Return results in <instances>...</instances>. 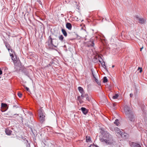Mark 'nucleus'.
Instances as JSON below:
<instances>
[{"label": "nucleus", "instance_id": "nucleus-1", "mask_svg": "<svg viewBox=\"0 0 147 147\" xmlns=\"http://www.w3.org/2000/svg\"><path fill=\"white\" fill-rule=\"evenodd\" d=\"M102 137L100 138L101 141L107 144H111L113 143V138L112 136L109 133L106 131L102 133Z\"/></svg>", "mask_w": 147, "mask_h": 147}, {"label": "nucleus", "instance_id": "nucleus-2", "mask_svg": "<svg viewBox=\"0 0 147 147\" xmlns=\"http://www.w3.org/2000/svg\"><path fill=\"white\" fill-rule=\"evenodd\" d=\"M78 89L79 92L81 94V96H79L77 98V99L79 101L80 103L81 104L84 102V101L83 100L84 99V97L86 98V100H85L90 101V98L89 97L88 94H86L83 88L81 87H78Z\"/></svg>", "mask_w": 147, "mask_h": 147}, {"label": "nucleus", "instance_id": "nucleus-3", "mask_svg": "<svg viewBox=\"0 0 147 147\" xmlns=\"http://www.w3.org/2000/svg\"><path fill=\"white\" fill-rule=\"evenodd\" d=\"M124 109L126 118L130 121L134 122L135 118L130 108L127 106L125 105L124 106Z\"/></svg>", "mask_w": 147, "mask_h": 147}, {"label": "nucleus", "instance_id": "nucleus-4", "mask_svg": "<svg viewBox=\"0 0 147 147\" xmlns=\"http://www.w3.org/2000/svg\"><path fill=\"white\" fill-rule=\"evenodd\" d=\"M39 120L41 123H43L45 120V114L41 109H40L38 111Z\"/></svg>", "mask_w": 147, "mask_h": 147}, {"label": "nucleus", "instance_id": "nucleus-5", "mask_svg": "<svg viewBox=\"0 0 147 147\" xmlns=\"http://www.w3.org/2000/svg\"><path fill=\"white\" fill-rule=\"evenodd\" d=\"M115 129V131H117V134H119L123 138L128 136V134L121 131L118 127L116 128Z\"/></svg>", "mask_w": 147, "mask_h": 147}, {"label": "nucleus", "instance_id": "nucleus-6", "mask_svg": "<svg viewBox=\"0 0 147 147\" xmlns=\"http://www.w3.org/2000/svg\"><path fill=\"white\" fill-rule=\"evenodd\" d=\"M10 56L11 57L14 63L16 62L17 57L16 56H14L12 54L10 53Z\"/></svg>", "mask_w": 147, "mask_h": 147}, {"label": "nucleus", "instance_id": "nucleus-7", "mask_svg": "<svg viewBox=\"0 0 147 147\" xmlns=\"http://www.w3.org/2000/svg\"><path fill=\"white\" fill-rule=\"evenodd\" d=\"M101 60H100V59H99V62L102 64V66L105 69L106 68V66L105 62L103 61L101 57Z\"/></svg>", "mask_w": 147, "mask_h": 147}, {"label": "nucleus", "instance_id": "nucleus-8", "mask_svg": "<svg viewBox=\"0 0 147 147\" xmlns=\"http://www.w3.org/2000/svg\"><path fill=\"white\" fill-rule=\"evenodd\" d=\"M81 110L82 111L84 115H86L88 113V110L84 107H81Z\"/></svg>", "mask_w": 147, "mask_h": 147}, {"label": "nucleus", "instance_id": "nucleus-9", "mask_svg": "<svg viewBox=\"0 0 147 147\" xmlns=\"http://www.w3.org/2000/svg\"><path fill=\"white\" fill-rule=\"evenodd\" d=\"M1 107L3 108H5V110H1L2 112H4L8 108L7 107V105L6 104L2 103L1 104Z\"/></svg>", "mask_w": 147, "mask_h": 147}, {"label": "nucleus", "instance_id": "nucleus-10", "mask_svg": "<svg viewBox=\"0 0 147 147\" xmlns=\"http://www.w3.org/2000/svg\"><path fill=\"white\" fill-rule=\"evenodd\" d=\"M138 20L140 23L141 24H144L146 22V20L145 19L142 18H139Z\"/></svg>", "mask_w": 147, "mask_h": 147}, {"label": "nucleus", "instance_id": "nucleus-11", "mask_svg": "<svg viewBox=\"0 0 147 147\" xmlns=\"http://www.w3.org/2000/svg\"><path fill=\"white\" fill-rule=\"evenodd\" d=\"M66 27L69 30H71L72 28V26L70 23H67L66 24Z\"/></svg>", "mask_w": 147, "mask_h": 147}, {"label": "nucleus", "instance_id": "nucleus-12", "mask_svg": "<svg viewBox=\"0 0 147 147\" xmlns=\"http://www.w3.org/2000/svg\"><path fill=\"white\" fill-rule=\"evenodd\" d=\"M50 40H49L50 41V44H49V45L50 46L52 47H55V46L53 43V41H52V39L51 38L50 36Z\"/></svg>", "mask_w": 147, "mask_h": 147}, {"label": "nucleus", "instance_id": "nucleus-13", "mask_svg": "<svg viewBox=\"0 0 147 147\" xmlns=\"http://www.w3.org/2000/svg\"><path fill=\"white\" fill-rule=\"evenodd\" d=\"M5 132L6 134L10 135L11 134V131L9 129H6Z\"/></svg>", "mask_w": 147, "mask_h": 147}, {"label": "nucleus", "instance_id": "nucleus-14", "mask_svg": "<svg viewBox=\"0 0 147 147\" xmlns=\"http://www.w3.org/2000/svg\"><path fill=\"white\" fill-rule=\"evenodd\" d=\"M86 142H91L90 138L89 136H86Z\"/></svg>", "mask_w": 147, "mask_h": 147}, {"label": "nucleus", "instance_id": "nucleus-15", "mask_svg": "<svg viewBox=\"0 0 147 147\" xmlns=\"http://www.w3.org/2000/svg\"><path fill=\"white\" fill-rule=\"evenodd\" d=\"M5 46L9 51L10 50L11 52H12V49H10V47L9 44H6Z\"/></svg>", "mask_w": 147, "mask_h": 147}, {"label": "nucleus", "instance_id": "nucleus-16", "mask_svg": "<svg viewBox=\"0 0 147 147\" xmlns=\"http://www.w3.org/2000/svg\"><path fill=\"white\" fill-rule=\"evenodd\" d=\"M63 34L65 36H67V33L66 32L65 30L64 29H62L61 30Z\"/></svg>", "mask_w": 147, "mask_h": 147}, {"label": "nucleus", "instance_id": "nucleus-17", "mask_svg": "<svg viewBox=\"0 0 147 147\" xmlns=\"http://www.w3.org/2000/svg\"><path fill=\"white\" fill-rule=\"evenodd\" d=\"M64 37L62 35H61L59 37V39L61 42L63 41Z\"/></svg>", "mask_w": 147, "mask_h": 147}, {"label": "nucleus", "instance_id": "nucleus-18", "mask_svg": "<svg viewBox=\"0 0 147 147\" xmlns=\"http://www.w3.org/2000/svg\"><path fill=\"white\" fill-rule=\"evenodd\" d=\"M119 95L117 94H115L112 97V98L113 99H117Z\"/></svg>", "mask_w": 147, "mask_h": 147}, {"label": "nucleus", "instance_id": "nucleus-19", "mask_svg": "<svg viewBox=\"0 0 147 147\" xmlns=\"http://www.w3.org/2000/svg\"><path fill=\"white\" fill-rule=\"evenodd\" d=\"M114 123L117 126H118L119 123V120L118 119H116L115 121L114 122Z\"/></svg>", "mask_w": 147, "mask_h": 147}, {"label": "nucleus", "instance_id": "nucleus-20", "mask_svg": "<svg viewBox=\"0 0 147 147\" xmlns=\"http://www.w3.org/2000/svg\"><path fill=\"white\" fill-rule=\"evenodd\" d=\"M108 80L106 77H104L103 78V82L106 83L107 82Z\"/></svg>", "mask_w": 147, "mask_h": 147}, {"label": "nucleus", "instance_id": "nucleus-21", "mask_svg": "<svg viewBox=\"0 0 147 147\" xmlns=\"http://www.w3.org/2000/svg\"><path fill=\"white\" fill-rule=\"evenodd\" d=\"M94 81L97 83L98 85H100V83L99 82V81L96 78H95L94 79Z\"/></svg>", "mask_w": 147, "mask_h": 147}, {"label": "nucleus", "instance_id": "nucleus-22", "mask_svg": "<svg viewBox=\"0 0 147 147\" xmlns=\"http://www.w3.org/2000/svg\"><path fill=\"white\" fill-rule=\"evenodd\" d=\"M14 116L16 115V117H13L14 118H16V119H18V117L19 116V114H14Z\"/></svg>", "mask_w": 147, "mask_h": 147}, {"label": "nucleus", "instance_id": "nucleus-23", "mask_svg": "<svg viewBox=\"0 0 147 147\" xmlns=\"http://www.w3.org/2000/svg\"><path fill=\"white\" fill-rule=\"evenodd\" d=\"M24 87L25 88V89H26V90L27 91H28V92H29L30 91V90H29V88H28V87L26 86H24Z\"/></svg>", "mask_w": 147, "mask_h": 147}, {"label": "nucleus", "instance_id": "nucleus-24", "mask_svg": "<svg viewBox=\"0 0 147 147\" xmlns=\"http://www.w3.org/2000/svg\"><path fill=\"white\" fill-rule=\"evenodd\" d=\"M18 96L20 98L22 96V94L20 93H18Z\"/></svg>", "mask_w": 147, "mask_h": 147}, {"label": "nucleus", "instance_id": "nucleus-25", "mask_svg": "<svg viewBox=\"0 0 147 147\" xmlns=\"http://www.w3.org/2000/svg\"><path fill=\"white\" fill-rule=\"evenodd\" d=\"M89 147H98L95 146L94 145H91Z\"/></svg>", "mask_w": 147, "mask_h": 147}, {"label": "nucleus", "instance_id": "nucleus-26", "mask_svg": "<svg viewBox=\"0 0 147 147\" xmlns=\"http://www.w3.org/2000/svg\"><path fill=\"white\" fill-rule=\"evenodd\" d=\"M138 70L140 69V73H141L142 71V68H141L140 67H139L138 68Z\"/></svg>", "mask_w": 147, "mask_h": 147}, {"label": "nucleus", "instance_id": "nucleus-27", "mask_svg": "<svg viewBox=\"0 0 147 147\" xmlns=\"http://www.w3.org/2000/svg\"><path fill=\"white\" fill-rule=\"evenodd\" d=\"M136 147H142L139 144H136Z\"/></svg>", "mask_w": 147, "mask_h": 147}, {"label": "nucleus", "instance_id": "nucleus-28", "mask_svg": "<svg viewBox=\"0 0 147 147\" xmlns=\"http://www.w3.org/2000/svg\"><path fill=\"white\" fill-rule=\"evenodd\" d=\"M91 71H92V76H93V78H94V79L96 77H95V76L94 75V74H93V71H92V70H91Z\"/></svg>", "mask_w": 147, "mask_h": 147}, {"label": "nucleus", "instance_id": "nucleus-29", "mask_svg": "<svg viewBox=\"0 0 147 147\" xmlns=\"http://www.w3.org/2000/svg\"><path fill=\"white\" fill-rule=\"evenodd\" d=\"M18 107L17 105H13V108H17Z\"/></svg>", "mask_w": 147, "mask_h": 147}, {"label": "nucleus", "instance_id": "nucleus-30", "mask_svg": "<svg viewBox=\"0 0 147 147\" xmlns=\"http://www.w3.org/2000/svg\"><path fill=\"white\" fill-rule=\"evenodd\" d=\"M92 45H91V46L92 47H93L94 45V43L92 41Z\"/></svg>", "mask_w": 147, "mask_h": 147}, {"label": "nucleus", "instance_id": "nucleus-31", "mask_svg": "<svg viewBox=\"0 0 147 147\" xmlns=\"http://www.w3.org/2000/svg\"><path fill=\"white\" fill-rule=\"evenodd\" d=\"M20 118L21 119V120L22 121V122H23V118L22 117H20Z\"/></svg>", "mask_w": 147, "mask_h": 147}, {"label": "nucleus", "instance_id": "nucleus-32", "mask_svg": "<svg viewBox=\"0 0 147 147\" xmlns=\"http://www.w3.org/2000/svg\"><path fill=\"white\" fill-rule=\"evenodd\" d=\"M2 74V71L1 70H0V75Z\"/></svg>", "mask_w": 147, "mask_h": 147}, {"label": "nucleus", "instance_id": "nucleus-33", "mask_svg": "<svg viewBox=\"0 0 147 147\" xmlns=\"http://www.w3.org/2000/svg\"><path fill=\"white\" fill-rule=\"evenodd\" d=\"M130 96L131 97H132V96H133V94H130Z\"/></svg>", "mask_w": 147, "mask_h": 147}, {"label": "nucleus", "instance_id": "nucleus-34", "mask_svg": "<svg viewBox=\"0 0 147 147\" xmlns=\"http://www.w3.org/2000/svg\"><path fill=\"white\" fill-rule=\"evenodd\" d=\"M143 47H142L141 48V49H140V51H142V49H143Z\"/></svg>", "mask_w": 147, "mask_h": 147}, {"label": "nucleus", "instance_id": "nucleus-35", "mask_svg": "<svg viewBox=\"0 0 147 147\" xmlns=\"http://www.w3.org/2000/svg\"><path fill=\"white\" fill-rule=\"evenodd\" d=\"M113 106H115L116 105V104L115 103H113Z\"/></svg>", "mask_w": 147, "mask_h": 147}, {"label": "nucleus", "instance_id": "nucleus-36", "mask_svg": "<svg viewBox=\"0 0 147 147\" xmlns=\"http://www.w3.org/2000/svg\"><path fill=\"white\" fill-rule=\"evenodd\" d=\"M114 67V65H113V66H112V67L113 68Z\"/></svg>", "mask_w": 147, "mask_h": 147}, {"label": "nucleus", "instance_id": "nucleus-37", "mask_svg": "<svg viewBox=\"0 0 147 147\" xmlns=\"http://www.w3.org/2000/svg\"><path fill=\"white\" fill-rule=\"evenodd\" d=\"M26 75L27 76H28V74H26Z\"/></svg>", "mask_w": 147, "mask_h": 147}]
</instances>
